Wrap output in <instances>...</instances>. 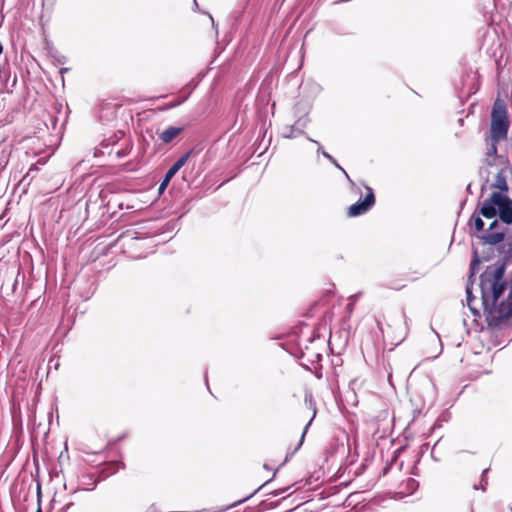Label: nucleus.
Returning a JSON list of instances; mask_svg holds the SVG:
<instances>
[{
    "instance_id": "obj_5",
    "label": "nucleus",
    "mask_w": 512,
    "mask_h": 512,
    "mask_svg": "<svg viewBox=\"0 0 512 512\" xmlns=\"http://www.w3.org/2000/svg\"><path fill=\"white\" fill-rule=\"evenodd\" d=\"M366 195L363 200L351 205L348 209V216L357 217L368 212L375 204V196L373 190L365 186Z\"/></svg>"
},
{
    "instance_id": "obj_1",
    "label": "nucleus",
    "mask_w": 512,
    "mask_h": 512,
    "mask_svg": "<svg viewBox=\"0 0 512 512\" xmlns=\"http://www.w3.org/2000/svg\"><path fill=\"white\" fill-rule=\"evenodd\" d=\"M505 265L489 266L480 276L481 298L486 311L488 327L493 331L512 329V286L505 301L497 304L506 288Z\"/></svg>"
},
{
    "instance_id": "obj_28",
    "label": "nucleus",
    "mask_w": 512,
    "mask_h": 512,
    "mask_svg": "<svg viewBox=\"0 0 512 512\" xmlns=\"http://www.w3.org/2000/svg\"><path fill=\"white\" fill-rule=\"evenodd\" d=\"M194 7H198L196 0H194Z\"/></svg>"
},
{
    "instance_id": "obj_6",
    "label": "nucleus",
    "mask_w": 512,
    "mask_h": 512,
    "mask_svg": "<svg viewBox=\"0 0 512 512\" xmlns=\"http://www.w3.org/2000/svg\"><path fill=\"white\" fill-rule=\"evenodd\" d=\"M490 171H488L486 182H490V187L498 189L500 191H506L508 189V185L506 182L505 170L503 168L498 167L497 165L490 167Z\"/></svg>"
},
{
    "instance_id": "obj_18",
    "label": "nucleus",
    "mask_w": 512,
    "mask_h": 512,
    "mask_svg": "<svg viewBox=\"0 0 512 512\" xmlns=\"http://www.w3.org/2000/svg\"><path fill=\"white\" fill-rule=\"evenodd\" d=\"M322 155L326 157L329 161H331L333 164H336V160L327 152L321 151Z\"/></svg>"
},
{
    "instance_id": "obj_21",
    "label": "nucleus",
    "mask_w": 512,
    "mask_h": 512,
    "mask_svg": "<svg viewBox=\"0 0 512 512\" xmlns=\"http://www.w3.org/2000/svg\"><path fill=\"white\" fill-rule=\"evenodd\" d=\"M310 423H311V420H310V421L308 422V424L305 426V429H304V431H303V433H302V437H301L300 445H301V444H302V442H303V438H304V436H305L306 430H307L308 426L310 425Z\"/></svg>"
},
{
    "instance_id": "obj_26",
    "label": "nucleus",
    "mask_w": 512,
    "mask_h": 512,
    "mask_svg": "<svg viewBox=\"0 0 512 512\" xmlns=\"http://www.w3.org/2000/svg\"><path fill=\"white\" fill-rule=\"evenodd\" d=\"M2 52H3V46H2V44L0 43V55L2 54Z\"/></svg>"
},
{
    "instance_id": "obj_7",
    "label": "nucleus",
    "mask_w": 512,
    "mask_h": 512,
    "mask_svg": "<svg viewBox=\"0 0 512 512\" xmlns=\"http://www.w3.org/2000/svg\"><path fill=\"white\" fill-rule=\"evenodd\" d=\"M190 157V153L185 154L181 158H179L166 172L164 179L162 180L159 186V192L162 193L166 187L168 186L171 179L175 176V174L186 164Z\"/></svg>"
},
{
    "instance_id": "obj_12",
    "label": "nucleus",
    "mask_w": 512,
    "mask_h": 512,
    "mask_svg": "<svg viewBox=\"0 0 512 512\" xmlns=\"http://www.w3.org/2000/svg\"><path fill=\"white\" fill-rule=\"evenodd\" d=\"M339 170H341L343 172V174L345 175L346 179L349 181V183L351 184V188L353 191L355 192H359V188L356 186V184L354 183V181L350 178V176L348 175V173L336 162V164H334Z\"/></svg>"
},
{
    "instance_id": "obj_16",
    "label": "nucleus",
    "mask_w": 512,
    "mask_h": 512,
    "mask_svg": "<svg viewBox=\"0 0 512 512\" xmlns=\"http://www.w3.org/2000/svg\"><path fill=\"white\" fill-rule=\"evenodd\" d=\"M61 136L59 135V133L57 134V141L54 143V144H50L49 147L52 148V153H54V151L56 150L58 144H59V140H60Z\"/></svg>"
},
{
    "instance_id": "obj_25",
    "label": "nucleus",
    "mask_w": 512,
    "mask_h": 512,
    "mask_svg": "<svg viewBox=\"0 0 512 512\" xmlns=\"http://www.w3.org/2000/svg\"><path fill=\"white\" fill-rule=\"evenodd\" d=\"M248 498H249V497H246V498H245V499H243V500H239L238 502L234 503V504H233V505H231L230 507L236 506V505H238V504H240V503L244 502V501H245V500H247Z\"/></svg>"
},
{
    "instance_id": "obj_31",
    "label": "nucleus",
    "mask_w": 512,
    "mask_h": 512,
    "mask_svg": "<svg viewBox=\"0 0 512 512\" xmlns=\"http://www.w3.org/2000/svg\"><path fill=\"white\" fill-rule=\"evenodd\" d=\"M509 257L512 259V248H511V252H510V256Z\"/></svg>"
},
{
    "instance_id": "obj_23",
    "label": "nucleus",
    "mask_w": 512,
    "mask_h": 512,
    "mask_svg": "<svg viewBox=\"0 0 512 512\" xmlns=\"http://www.w3.org/2000/svg\"><path fill=\"white\" fill-rule=\"evenodd\" d=\"M46 159L45 158H40L38 161H37V164H40V165H44L46 163Z\"/></svg>"
},
{
    "instance_id": "obj_24",
    "label": "nucleus",
    "mask_w": 512,
    "mask_h": 512,
    "mask_svg": "<svg viewBox=\"0 0 512 512\" xmlns=\"http://www.w3.org/2000/svg\"><path fill=\"white\" fill-rule=\"evenodd\" d=\"M116 154H117V156H118V157H123V156H125V155H126V152H123V151H117V152H116Z\"/></svg>"
},
{
    "instance_id": "obj_11",
    "label": "nucleus",
    "mask_w": 512,
    "mask_h": 512,
    "mask_svg": "<svg viewBox=\"0 0 512 512\" xmlns=\"http://www.w3.org/2000/svg\"><path fill=\"white\" fill-rule=\"evenodd\" d=\"M267 132H268V130H264V131L262 132V139H261V142H260V144H259V146H258V148H262V151L260 152V154H262L263 152H265V151H266V149L268 148V146H269V145H270V143H271V139H272V135H271V134L268 136L267 141H265V138L267 137Z\"/></svg>"
},
{
    "instance_id": "obj_20",
    "label": "nucleus",
    "mask_w": 512,
    "mask_h": 512,
    "mask_svg": "<svg viewBox=\"0 0 512 512\" xmlns=\"http://www.w3.org/2000/svg\"><path fill=\"white\" fill-rule=\"evenodd\" d=\"M436 337H437L438 342H440V338H439V336H438V335H436ZM441 351H442V346H441V343H439V350H438V352L433 356V358H435V357H437L439 354H441Z\"/></svg>"
},
{
    "instance_id": "obj_4",
    "label": "nucleus",
    "mask_w": 512,
    "mask_h": 512,
    "mask_svg": "<svg viewBox=\"0 0 512 512\" xmlns=\"http://www.w3.org/2000/svg\"><path fill=\"white\" fill-rule=\"evenodd\" d=\"M509 119L506 103L504 100L497 98L494 101L491 112L490 128H508Z\"/></svg>"
},
{
    "instance_id": "obj_3",
    "label": "nucleus",
    "mask_w": 512,
    "mask_h": 512,
    "mask_svg": "<svg viewBox=\"0 0 512 512\" xmlns=\"http://www.w3.org/2000/svg\"><path fill=\"white\" fill-rule=\"evenodd\" d=\"M508 130H490L489 135L485 137L486 142V159L485 161L490 167L496 165L497 144L506 141Z\"/></svg>"
},
{
    "instance_id": "obj_10",
    "label": "nucleus",
    "mask_w": 512,
    "mask_h": 512,
    "mask_svg": "<svg viewBox=\"0 0 512 512\" xmlns=\"http://www.w3.org/2000/svg\"><path fill=\"white\" fill-rule=\"evenodd\" d=\"M480 216L479 212L477 213V211H475L470 219V222L473 223L476 231H482L484 229V222Z\"/></svg>"
},
{
    "instance_id": "obj_14",
    "label": "nucleus",
    "mask_w": 512,
    "mask_h": 512,
    "mask_svg": "<svg viewBox=\"0 0 512 512\" xmlns=\"http://www.w3.org/2000/svg\"><path fill=\"white\" fill-rule=\"evenodd\" d=\"M466 294H467V304H468V306H470L473 296H472V288L469 285H467V287H466Z\"/></svg>"
},
{
    "instance_id": "obj_29",
    "label": "nucleus",
    "mask_w": 512,
    "mask_h": 512,
    "mask_svg": "<svg viewBox=\"0 0 512 512\" xmlns=\"http://www.w3.org/2000/svg\"><path fill=\"white\" fill-rule=\"evenodd\" d=\"M378 327H379V330H381L383 332V329L382 327L380 326V323H378Z\"/></svg>"
},
{
    "instance_id": "obj_17",
    "label": "nucleus",
    "mask_w": 512,
    "mask_h": 512,
    "mask_svg": "<svg viewBox=\"0 0 512 512\" xmlns=\"http://www.w3.org/2000/svg\"><path fill=\"white\" fill-rule=\"evenodd\" d=\"M487 471H488V470L486 469V470H484V471H483V473H482V481H481V482H482V483H481V488H482V490H485V489H486V484H487V482H486V480L484 479V477H485V475H486Z\"/></svg>"
},
{
    "instance_id": "obj_2",
    "label": "nucleus",
    "mask_w": 512,
    "mask_h": 512,
    "mask_svg": "<svg viewBox=\"0 0 512 512\" xmlns=\"http://www.w3.org/2000/svg\"><path fill=\"white\" fill-rule=\"evenodd\" d=\"M497 212H499V217L503 223H512V201L500 192H493L489 198L482 202L479 209L481 216L493 219L488 231L481 237L485 244L495 245L504 239L505 231L496 229L498 226Z\"/></svg>"
},
{
    "instance_id": "obj_15",
    "label": "nucleus",
    "mask_w": 512,
    "mask_h": 512,
    "mask_svg": "<svg viewBox=\"0 0 512 512\" xmlns=\"http://www.w3.org/2000/svg\"><path fill=\"white\" fill-rule=\"evenodd\" d=\"M37 171H38L37 164L32 165V166L29 168V171L27 172V174L23 177V181H24V180H26L28 177H30V175H31L33 172H37Z\"/></svg>"
},
{
    "instance_id": "obj_27",
    "label": "nucleus",
    "mask_w": 512,
    "mask_h": 512,
    "mask_svg": "<svg viewBox=\"0 0 512 512\" xmlns=\"http://www.w3.org/2000/svg\"><path fill=\"white\" fill-rule=\"evenodd\" d=\"M209 16H210V19H211L212 24H213V26H214V25H215V23H214V18H213L211 15H209Z\"/></svg>"
},
{
    "instance_id": "obj_8",
    "label": "nucleus",
    "mask_w": 512,
    "mask_h": 512,
    "mask_svg": "<svg viewBox=\"0 0 512 512\" xmlns=\"http://www.w3.org/2000/svg\"><path fill=\"white\" fill-rule=\"evenodd\" d=\"M109 131L112 133V135L109 136L108 139L103 140L102 144L104 146H108L110 144H115L119 139H121L124 136L123 130H118L117 133H115L113 130H109Z\"/></svg>"
},
{
    "instance_id": "obj_9",
    "label": "nucleus",
    "mask_w": 512,
    "mask_h": 512,
    "mask_svg": "<svg viewBox=\"0 0 512 512\" xmlns=\"http://www.w3.org/2000/svg\"><path fill=\"white\" fill-rule=\"evenodd\" d=\"M180 130H164L160 135H159V138L164 142V143H169L170 141H172L178 134H179Z\"/></svg>"
},
{
    "instance_id": "obj_22",
    "label": "nucleus",
    "mask_w": 512,
    "mask_h": 512,
    "mask_svg": "<svg viewBox=\"0 0 512 512\" xmlns=\"http://www.w3.org/2000/svg\"><path fill=\"white\" fill-rule=\"evenodd\" d=\"M476 264H478V260H474V261H472V263H471V270H472V272H474V271H475V266H476Z\"/></svg>"
},
{
    "instance_id": "obj_19",
    "label": "nucleus",
    "mask_w": 512,
    "mask_h": 512,
    "mask_svg": "<svg viewBox=\"0 0 512 512\" xmlns=\"http://www.w3.org/2000/svg\"><path fill=\"white\" fill-rule=\"evenodd\" d=\"M282 137L284 138H287V139H290V138H293V137H296L293 133V130H291L289 133H285V134H282Z\"/></svg>"
},
{
    "instance_id": "obj_13",
    "label": "nucleus",
    "mask_w": 512,
    "mask_h": 512,
    "mask_svg": "<svg viewBox=\"0 0 512 512\" xmlns=\"http://www.w3.org/2000/svg\"><path fill=\"white\" fill-rule=\"evenodd\" d=\"M309 122V119L306 118V117H303V118H299L295 123L294 125L290 126V128H300V127H304L308 124Z\"/></svg>"
},
{
    "instance_id": "obj_30",
    "label": "nucleus",
    "mask_w": 512,
    "mask_h": 512,
    "mask_svg": "<svg viewBox=\"0 0 512 512\" xmlns=\"http://www.w3.org/2000/svg\"><path fill=\"white\" fill-rule=\"evenodd\" d=\"M36 512H42L41 508L39 507Z\"/></svg>"
}]
</instances>
